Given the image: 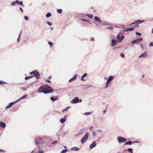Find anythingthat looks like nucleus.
<instances>
[{
	"label": "nucleus",
	"mask_w": 153,
	"mask_h": 153,
	"mask_svg": "<svg viewBox=\"0 0 153 153\" xmlns=\"http://www.w3.org/2000/svg\"><path fill=\"white\" fill-rule=\"evenodd\" d=\"M79 149L76 147H74L71 148V150L73 151H77L79 150Z\"/></svg>",
	"instance_id": "nucleus-21"
},
{
	"label": "nucleus",
	"mask_w": 153,
	"mask_h": 153,
	"mask_svg": "<svg viewBox=\"0 0 153 153\" xmlns=\"http://www.w3.org/2000/svg\"><path fill=\"white\" fill-rule=\"evenodd\" d=\"M134 143V142H133L132 141H128L126 142V143H125V144L126 145H131L133 143Z\"/></svg>",
	"instance_id": "nucleus-19"
},
{
	"label": "nucleus",
	"mask_w": 153,
	"mask_h": 153,
	"mask_svg": "<svg viewBox=\"0 0 153 153\" xmlns=\"http://www.w3.org/2000/svg\"><path fill=\"white\" fill-rule=\"evenodd\" d=\"M18 0H16V1L13 2L11 3V5L12 6L16 5L17 4H18Z\"/></svg>",
	"instance_id": "nucleus-25"
},
{
	"label": "nucleus",
	"mask_w": 153,
	"mask_h": 153,
	"mask_svg": "<svg viewBox=\"0 0 153 153\" xmlns=\"http://www.w3.org/2000/svg\"><path fill=\"white\" fill-rule=\"evenodd\" d=\"M95 25H98V24H96V23H95Z\"/></svg>",
	"instance_id": "nucleus-63"
},
{
	"label": "nucleus",
	"mask_w": 153,
	"mask_h": 153,
	"mask_svg": "<svg viewBox=\"0 0 153 153\" xmlns=\"http://www.w3.org/2000/svg\"><path fill=\"white\" fill-rule=\"evenodd\" d=\"M67 151L68 149H64L60 153H65Z\"/></svg>",
	"instance_id": "nucleus-33"
},
{
	"label": "nucleus",
	"mask_w": 153,
	"mask_h": 153,
	"mask_svg": "<svg viewBox=\"0 0 153 153\" xmlns=\"http://www.w3.org/2000/svg\"><path fill=\"white\" fill-rule=\"evenodd\" d=\"M120 56L121 57H125V55H124V54L123 53H121V54H120Z\"/></svg>",
	"instance_id": "nucleus-44"
},
{
	"label": "nucleus",
	"mask_w": 153,
	"mask_h": 153,
	"mask_svg": "<svg viewBox=\"0 0 153 153\" xmlns=\"http://www.w3.org/2000/svg\"><path fill=\"white\" fill-rule=\"evenodd\" d=\"M58 141H54V142H53L52 143H51V144H54L55 143H58Z\"/></svg>",
	"instance_id": "nucleus-47"
},
{
	"label": "nucleus",
	"mask_w": 153,
	"mask_h": 153,
	"mask_svg": "<svg viewBox=\"0 0 153 153\" xmlns=\"http://www.w3.org/2000/svg\"><path fill=\"white\" fill-rule=\"evenodd\" d=\"M3 151V150L0 149V152H2Z\"/></svg>",
	"instance_id": "nucleus-56"
},
{
	"label": "nucleus",
	"mask_w": 153,
	"mask_h": 153,
	"mask_svg": "<svg viewBox=\"0 0 153 153\" xmlns=\"http://www.w3.org/2000/svg\"><path fill=\"white\" fill-rule=\"evenodd\" d=\"M86 15L91 19H92L93 17V15L91 14H86Z\"/></svg>",
	"instance_id": "nucleus-31"
},
{
	"label": "nucleus",
	"mask_w": 153,
	"mask_h": 153,
	"mask_svg": "<svg viewBox=\"0 0 153 153\" xmlns=\"http://www.w3.org/2000/svg\"><path fill=\"white\" fill-rule=\"evenodd\" d=\"M117 38L118 40V42H120L121 41L125 38V36L123 35L121 36L120 37L119 36V33L117 36Z\"/></svg>",
	"instance_id": "nucleus-10"
},
{
	"label": "nucleus",
	"mask_w": 153,
	"mask_h": 153,
	"mask_svg": "<svg viewBox=\"0 0 153 153\" xmlns=\"http://www.w3.org/2000/svg\"><path fill=\"white\" fill-rule=\"evenodd\" d=\"M21 88L22 89V90L24 91H25L27 89V88H25L24 87H22Z\"/></svg>",
	"instance_id": "nucleus-45"
},
{
	"label": "nucleus",
	"mask_w": 153,
	"mask_h": 153,
	"mask_svg": "<svg viewBox=\"0 0 153 153\" xmlns=\"http://www.w3.org/2000/svg\"><path fill=\"white\" fill-rule=\"evenodd\" d=\"M87 74L85 73L83 74V75L82 76L81 79L82 81H85V80L83 79L84 78L87 76Z\"/></svg>",
	"instance_id": "nucleus-23"
},
{
	"label": "nucleus",
	"mask_w": 153,
	"mask_h": 153,
	"mask_svg": "<svg viewBox=\"0 0 153 153\" xmlns=\"http://www.w3.org/2000/svg\"><path fill=\"white\" fill-rule=\"evenodd\" d=\"M77 74H76L73 77H72L71 79H70L69 80V82H71L72 80H74V79H75L76 77V76H77Z\"/></svg>",
	"instance_id": "nucleus-22"
},
{
	"label": "nucleus",
	"mask_w": 153,
	"mask_h": 153,
	"mask_svg": "<svg viewBox=\"0 0 153 153\" xmlns=\"http://www.w3.org/2000/svg\"><path fill=\"white\" fill-rule=\"evenodd\" d=\"M53 89L48 85H45L44 87H41L38 90V93H43L45 94L51 93L53 91Z\"/></svg>",
	"instance_id": "nucleus-1"
},
{
	"label": "nucleus",
	"mask_w": 153,
	"mask_h": 153,
	"mask_svg": "<svg viewBox=\"0 0 153 153\" xmlns=\"http://www.w3.org/2000/svg\"><path fill=\"white\" fill-rule=\"evenodd\" d=\"M22 33V31H21V32H20V34H19V37H20L21 35V33Z\"/></svg>",
	"instance_id": "nucleus-52"
},
{
	"label": "nucleus",
	"mask_w": 153,
	"mask_h": 153,
	"mask_svg": "<svg viewBox=\"0 0 153 153\" xmlns=\"http://www.w3.org/2000/svg\"><path fill=\"white\" fill-rule=\"evenodd\" d=\"M43 138L42 137L39 138L36 140V144L37 145L38 144H42V142Z\"/></svg>",
	"instance_id": "nucleus-9"
},
{
	"label": "nucleus",
	"mask_w": 153,
	"mask_h": 153,
	"mask_svg": "<svg viewBox=\"0 0 153 153\" xmlns=\"http://www.w3.org/2000/svg\"><path fill=\"white\" fill-rule=\"evenodd\" d=\"M147 56V52L146 51L144 52V53H142L138 57L139 58L141 57H145Z\"/></svg>",
	"instance_id": "nucleus-13"
},
{
	"label": "nucleus",
	"mask_w": 153,
	"mask_h": 153,
	"mask_svg": "<svg viewBox=\"0 0 153 153\" xmlns=\"http://www.w3.org/2000/svg\"><path fill=\"white\" fill-rule=\"evenodd\" d=\"M138 25L139 24H141L143 22H145V20H138L136 21Z\"/></svg>",
	"instance_id": "nucleus-26"
},
{
	"label": "nucleus",
	"mask_w": 153,
	"mask_h": 153,
	"mask_svg": "<svg viewBox=\"0 0 153 153\" xmlns=\"http://www.w3.org/2000/svg\"><path fill=\"white\" fill-rule=\"evenodd\" d=\"M18 4L20 5L21 6L24 7V5L23 4V2L22 1H19V0H18Z\"/></svg>",
	"instance_id": "nucleus-30"
},
{
	"label": "nucleus",
	"mask_w": 153,
	"mask_h": 153,
	"mask_svg": "<svg viewBox=\"0 0 153 153\" xmlns=\"http://www.w3.org/2000/svg\"><path fill=\"white\" fill-rule=\"evenodd\" d=\"M91 114V113L89 112H86V113H84L83 114L85 115H89Z\"/></svg>",
	"instance_id": "nucleus-34"
},
{
	"label": "nucleus",
	"mask_w": 153,
	"mask_h": 153,
	"mask_svg": "<svg viewBox=\"0 0 153 153\" xmlns=\"http://www.w3.org/2000/svg\"><path fill=\"white\" fill-rule=\"evenodd\" d=\"M136 34L137 35H140V36L141 35V34L140 33L138 32H136Z\"/></svg>",
	"instance_id": "nucleus-48"
},
{
	"label": "nucleus",
	"mask_w": 153,
	"mask_h": 153,
	"mask_svg": "<svg viewBox=\"0 0 153 153\" xmlns=\"http://www.w3.org/2000/svg\"><path fill=\"white\" fill-rule=\"evenodd\" d=\"M104 79H107V78H106V77H105L104 78Z\"/></svg>",
	"instance_id": "nucleus-62"
},
{
	"label": "nucleus",
	"mask_w": 153,
	"mask_h": 153,
	"mask_svg": "<svg viewBox=\"0 0 153 153\" xmlns=\"http://www.w3.org/2000/svg\"><path fill=\"white\" fill-rule=\"evenodd\" d=\"M69 107V106H68V107L67 108H65V109H63L62 110V112H64V111H67L68 108Z\"/></svg>",
	"instance_id": "nucleus-41"
},
{
	"label": "nucleus",
	"mask_w": 153,
	"mask_h": 153,
	"mask_svg": "<svg viewBox=\"0 0 153 153\" xmlns=\"http://www.w3.org/2000/svg\"><path fill=\"white\" fill-rule=\"evenodd\" d=\"M82 102V100L81 99H79V97H76L73 99L71 102L72 103H76L78 102Z\"/></svg>",
	"instance_id": "nucleus-6"
},
{
	"label": "nucleus",
	"mask_w": 153,
	"mask_h": 153,
	"mask_svg": "<svg viewBox=\"0 0 153 153\" xmlns=\"http://www.w3.org/2000/svg\"><path fill=\"white\" fill-rule=\"evenodd\" d=\"M24 18L27 21H28L29 18L27 16H24Z\"/></svg>",
	"instance_id": "nucleus-39"
},
{
	"label": "nucleus",
	"mask_w": 153,
	"mask_h": 153,
	"mask_svg": "<svg viewBox=\"0 0 153 153\" xmlns=\"http://www.w3.org/2000/svg\"><path fill=\"white\" fill-rule=\"evenodd\" d=\"M38 153H43L44 151L41 149H39L37 152Z\"/></svg>",
	"instance_id": "nucleus-35"
},
{
	"label": "nucleus",
	"mask_w": 153,
	"mask_h": 153,
	"mask_svg": "<svg viewBox=\"0 0 153 153\" xmlns=\"http://www.w3.org/2000/svg\"><path fill=\"white\" fill-rule=\"evenodd\" d=\"M16 102V101H15L14 102L10 103H9V105L6 107L5 108H9V107H10L13 104H14Z\"/></svg>",
	"instance_id": "nucleus-18"
},
{
	"label": "nucleus",
	"mask_w": 153,
	"mask_h": 153,
	"mask_svg": "<svg viewBox=\"0 0 153 153\" xmlns=\"http://www.w3.org/2000/svg\"><path fill=\"white\" fill-rule=\"evenodd\" d=\"M57 12L59 13H61L62 12V10L61 9H59L57 10Z\"/></svg>",
	"instance_id": "nucleus-32"
},
{
	"label": "nucleus",
	"mask_w": 153,
	"mask_h": 153,
	"mask_svg": "<svg viewBox=\"0 0 153 153\" xmlns=\"http://www.w3.org/2000/svg\"><path fill=\"white\" fill-rule=\"evenodd\" d=\"M88 132H86L85 135L82 138L81 142L82 143H83L85 142L88 139L89 135Z\"/></svg>",
	"instance_id": "nucleus-5"
},
{
	"label": "nucleus",
	"mask_w": 153,
	"mask_h": 153,
	"mask_svg": "<svg viewBox=\"0 0 153 153\" xmlns=\"http://www.w3.org/2000/svg\"><path fill=\"white\" fill-rule=\"evenodd\" d=\"M149 46L150 47H152L153 46V42H151L149 44Z\"/></svg>",
	"instance_id": "nucleus-43"
},
{
	"label": "nucleus",
	"mask_w": 153,
	"mask_h": 153,
	"mask_svg": "<svg viewBox=\"0 0 153 153\" xmlns=\"http://www.w3.org/2000/svg\"><path fill=\"white\" fill-rule=\"evenodd\" d=\"M66 117H67V115H65L64 119H66Z\"/></svg>",
	"instance_id": "nucleus-54"
},
{
	"label": "nucleus",
	"mask_w": 153,
	"mask_h": 153,
	"mask_svg": "<svg viewBox=\"0 0 153 153\" xmlns=\"http://www.w3.org/2000/svg\"><path fill=\"white\" fill-rule=\"evenodd\" d=\"M114 27H116V28H118V27L117 26H114Z\"/></svg>",
	"instance_id": "nucleus-58"
},
{
	"label": "nucleus",
	"mask_w": 153,
	"mask_h": 153,
	"mask_svg": "<svg viewBox=\"0 0 153 153\" xmlns=\"http://www.w3.org/2000/svg\"><path fill=\"white\" fill-rule=\"evenodd\" d=\"M97 144L95 141H94L90 146V148L91 149L95 147Z\"/></svg>",
	"instance_id": "nucleus-14"
},
{
	"label": "nucleus",
	"mask_w": 153,
	"mask_h": 153,
	"mask_svg": "<svg viewBox=\"0 0 153 153\" xmlns=\"http://www.w3.org/2000/svg\"><path fill=\"white\" fill-rule=\"evenodd\" d=\"M93 135L94 137H95L96 136V134L95 133V132L94 131H93L92 132Z\"/></svg>",
	"instance_id": "nucleus-49"
},
{
	"label": "nucleus",
	"mask_w": 153,
	"mask_h": 153,
	"mask_svg": "<svg viewBox=\"0 0 153 153\" xmlns=\"http://www.w3.org/2000/svg\"><path fill=\"white\" fill-rule=\"evenodd\" d=\"M114 78V77L113 76H110L108 78L107 81L106 83L105 86V88H107L109 85V84L110 82L112 81Z\"/></svg>",
	"instance_id": "nucleus-3"
},
{
	"label": "nucleus",
	"mask_w": 153,
	"mask_h": 153,
	"mask_svg": "<svg viewBox=\"0 0 153 153\" xmlns=\"http://www.w3.org/2000/svg\"><path fill=\"white\" fill-rule=\"evenodd\" d=\"M32 76H26L25 77V79L26 80H27L28 79H29L32 77Z\"/></svg>",
	"instance_id": "nucleus-37"
},
{
	"label": "nucleus",
	"mask_w": 153,
	"mask_h": 153,
	"mask_svg": "<svg viewBox=\"0 0 153 153\" xmlns=\"http://www.w3.org/2000/svg\"><path fill=\"white\" fill-rule=\"evenodd\" d=\"M151 33H153V28L152 29V30Z\"/></svg>",
	"instance_id": "nucleus-55"
},
{
	"label": "nucleus",
	"mask_w": 153,
	"mask_h": 153,
	"mask_svg": "<svg viewBox=\"0 0 153 153\" xmlns=\"http://www.w3.org/2000/svg\"><path fill=\"white\" fill-rule=\"evenodd\" d=\"M108 26H109L105 27L107 29H109L111 30H113V27L110 24V25H108Z\"/></svg>",
	"instance_id": "nucleus-20"
},
{
	"label": "nucleus",
	"mask_w": 153,
	"mask_h": 153,
	"mask_svg": "<svg viewBox=\"0 0 153 153\" xmlns=\"http://www.w3.org/2000/svg\"><path fill=\"white\" fill-rule=\"evenodd\" d=\"M117 140L119 143L125 142L126 141V138L122 137H117Z\"/></svg>",
	"instance_id": "nucleus-7"
},
{
	"label": "nucleus",
	"mask_w": 153,
	"mask_h": 153,
	"mask_svg": "<svg viewBox=\"0 0 153 153\" xmlns=\"http://www.w3.org/2000/svg\"><path fill=\"white\" fill-rule=\"evenodd\" d=\"M58 99V97L57 96L52 97L50 98V100L53 102H54L55 100H57Z\"/></svg>",
	"instance_id": "nucleus-16"
},
{
	"label": "nucleus",
	"mask_w": 153,
	"mask_h": 153,
	"mask_svg": "<svg viewBox=\"0 0 153 153\" xmlns=\"http://www.w3.org/2000/svg\"><path fill=\"white\" fill-rule=\"evenodd\" d=\"M63 147L65 149H67V147L66 146H64Z\"/></svg>",
	"instance_id": "nucleus-57"
},
{
	"label": "nucleus",
	"mask_w": 153,
	"mask_h": 153,
	"mask_svg": "<svg viewBox=\"0 0 153 153\" xmlns=\"http://www.w3.org/2000/svg\"><path fill=\"white\" fill-rule=\"evenodd\" d=\"M90 41H94V37H91V38Z\"/></svg>",
	"instance_id": "nucleus-46"
},
{
	"label": "nucleus",
	"mask_w": 153,
	"mask_h": 153,
	"mask_svg": "<svg viewBox=\"0 0 153 153\" xmlns=\"http://www.w3.org/2000/svg\"><path fill=\"white\" fill-rule=\"evenodd\" d=\"M33 84L32 83H30V86H32V85Z\"/></svg>",
	"instance_id": "nucleus-60"
},
{
	"label": "nucleus",
	"mask_w": 153,
	"mask_h": 153,
	"mask_svg": "<svg viewBox=\"0 0 153 153\" xmlns=\"http://www.w3.org/2000/svg\"><path fill=\"white\" fill-rule=\"evenodd\" d=\"M7 83L3 81H0V85L3 84H6Z\"/></svg>",
	"instance_id": "nucleus-40"
},
{
	"label": "nucleus",
	"mask_w": 153,
	"mask_h": 153,
	"mask_svg": "<svg viewBox=\"0 0 153 153\" xmlns=\"http://www.w3.org/2000/svg\"><path fill=\"white\" fill-rule=\"evenodd\" d=\"M95 21L98 22L99 23H101V26H104L105 25H109L110 23L105 21H102L100 19V18L97 16H95L94 17Z\"/></svg>",
	"instance_id": "nucleus-2"
},
{
	"label": "nucleus",
	"mask_w": 153,
	"mask_h": 153,
	"mask_svg": "<svg viewBox=\"0 0 153 153\" xmlns=\"http://www.w3.org/2000/svg\"><path fill=\"white\" fill-rule=\"evenodd\" d=\"M129 26L130 27H136L138 26V24L137 21H136L133 23L130 24Z\"/></svg>",
	"instance_id": "nucleus-12"
},
{
	"label": "nucleus",
	"mask_w": 153,
	"mask_h": 153,
	"mask_svg": "<svg viewBox=\"0 0 153 153\" xmlns=\"http://www.w3.org/2000/svg\"><path fill=\"white\" fill-rule=\"evenodd\" d=\"M140 45L141 46V48H142V45L141 44H140Z\"/></svg>",
	"instance_id": "nucleus-61"
},
{
	"label": "nucleus",
	"mask_w": 153,
	"mask_h": 153,
	"mask_svg": "<svg viewBox=\"0 0 153 153\" xmlns=\"http://www.w3.org/2000/svg\"><path fill=\"white\" fill-rule=\"evenodd\" d=\"M51 16V13H47L46 15V17L48 18L50 17Z\"/></svg>",
	"instance_id": "nucleus-29"
},
{
	"label": "nucleus",
	"mask_w": 153,
	"mask_h": 153,
	"mask_svg": "<svg viewBox=\"0 0 153 153\" xmlns=\"http://www.w3.org/2000/svg\"><path fill=\"white\" fill-rule=\"evenodd\" d=\"M27 96L26 95H24L23 97H21L19 98V99L17 100H16V102L19 101V100H21V99H23L25 98H27Z\"/></svg>",
	"instance_id": "nucleus-24"
},
{
	"label": "nucleus",
	"mask_w": 153,
	"mask_h": 153,
	"mask_svg": "<svg viewBox=\"0 0 153 153\" xmlns=\"http://www.w3.org/2000/svg\"><path fill=\"white\" fill-rule=\"evenodd\" d=\"M20 37H18V38L17 42H19Z\"/></svg>",
	"instance_id": "nucleus-53"
},
{
	"label": "nucleus",
	"mask_w": 153,
	"mask_h": 153,
	"mask_svg": "<svg viewBox=\"0 0 153 153\" xmlns=\"http://www.w3.org/2000/svg\"><path fill=\"white\" fill-rule=\"evenodd\" d=\"M48 43L51 47L53 46V43L52 42H48Z\"/></svg>",
	"instance_id": "nucleus-36"
},
{
	"label": "nucleus",
	"mask_w": 153,
	"mask_h": 153,
	"mask_svg": "<svg viewBox=\"0 0 153 153\" xmlns=\"http://www.w3.org/2000/svg\"><path fill=\"white\" fill-rule=\"evenodd\" d=\"M111 45L112 47H113L116 44V41L114 39H113L111 40Z\"/></svg>",
	"instance_id": "nucleus-17"
},
{
	"label": "nucleus",
	"mask_w": 153,
	"mask_h": 153,
	"mask_svg": "<svg viewBox=\"0 0 153 153\" xmlns=\"http://www.w3.org/2000/svg\"><path fill=\"white\" fill-rule=\"evenodd\" d=\"M66 120V119L62 118V119H61L60 120V122L61 123H64Z\"/></svg>",
	"instance_id": "nucleus-28"
},
{
	"label": "nucleus",
	"mask_w": 153,
	"mask_h": 153,
	"mask_svg": "<svg viewBox=\"0 0 153 153\" xmlns=\"http://www.w3.org/2000/svg\"><path fill=\"white\" fill-rule=\"evenodd\" d=\"M129 153H133V149L131 148H128L127 149Z\"/></svg>",
	"instance_id": "nucleus-27"
},
{
	"label": "nucleus",
	"mask_w": 153,
	"mask_h": 153,
	"mask_svg": "<svg viewBox=\"0 0 153 153\" xmlns=\"http://www.w3.org/2000/svg\"><path fill=\"white\" fill-rule=\"evenodd\" d=\"M142 77H144V75H143L142 76Z\"/></svg>",
	"instance_id": "nucleus-64"
},
{
	"label": "nucleus",
	"mask_w": 153,
	"mask_h": 153,
	"mask_svg": "<svg viewBox=\"0 0 153 153\" xmlns=\"http://www.w3.org/2000/svg\"><path fill=\"white\" fill-rule=\"evenodd\" d=\"M30 75H33L35 76L36 78L37 79H38L40 78V74L39 72L37 71L36 70L33 71L30 73Z\"/></svg>",
	"instance_id": "nucleus-4"
},
{
	"label": "nucleus",
	"mask_w": 153,
	"mask_h": 153,
	"mask_svg": "<svg viewBox=\"0 0 153 153\" xmlns=\"http://www.w3.org/2000/svg\"><path fill=\"white\" fill-rule=\"evenodd\" d=\"M82 21H83V22H87L88 23H89V22L87 20V19H80Z\"/></svg>",
	"instance_id": "nucleus-38"
},
{
	"label": "nucleus",
	"mask_w": 153,
	"mask_h": 153,
	"mask_svg": "<svg viewBox=\"0 0 153 153\" xmlns=\"http://www.w3.org/2000/svg\"><path fill=\"white\" fill-rule=\"evenodd\" d=\"M134 30V28H124L123 30L124 32H127L130 31H132Z\"/></svg>",
	"instance_id": "nucleus-11"
},
{
	"label": "nucleus",
	"mask_w": 153,
	"mask_h": 153,
	"mask_svg": "<svg viewBox=\"0 0 153 153\" xmlns=\"http://www.w3.org/2000/svg\"><path fill=\"white\" fill-rule=\"evenodd\" d=\"M19 9L22 12H23V10L22 9V8L21 7H19Z\"/></svg>",
	"instance_id": "nucleus-50"
},
{
	"label": "nucleus",
	"mask_w": 153,
	"mask_h": 153,
	"mask_svg": "<svg viewBox=\"0 0 153 153\" xmlns=\"http://www.w3.org/2000/svg\"><path fill=\"white\" fill-rule=\"evenodd\" d=\"M105 113H106L105 111H104V113H103V114H105Z\"/></svg>",
	"instance_id": "nucleus-59"
},
{
	"label": "nucleus",
	"mask_w": 153,
	"mask_h": 153,
	"mask_svg": "<svg viewBox=\"0 0 153 153\" xmlns=\"http://www.w3.org/2000/svg\"><path fill=\"white\" fill-rule=\"evenodd\" d=\"M143 41V39L142 38H140L134 40L132 41L131 44H133L135 43H139L140 42Z\"/></svg>",
	"instance_id": "nucleus-8"
},
{
	"label": "nucleus",
	"mask_w": 153,
	"mask_h": 153,
	"mask_svg": "<svg viewBox=\"0 0 153 153\" xmlns=\"http://www.w3.org/2000/svg\"><path fill=\"white\" fill-rule=\"evenodd\" d=\"M0 126L2 127L3 128H4L6 126V124L4 122L0 121Z\"/></svg>",
	"instance_id": "nucleus-15"
},
{
	"label": "nucleus",
	"mask_w": 153,
	"mask_h": 153,
	"mask_svg": "<svg viewBox=\"0 0 153 153\" xmlns=\"http://www.w3.org/2000/svg\"><path fill=\"white\" fill-rule=\"evenodd\" d=\"M46 81L47 82H49V83H50L51 82V81L50 80H46Z\"/></svg>",
	"instance_id": "nucleus-51"
},
{
	"label": "nucleus",
	"mask_w": 153,
	"mask_h": 153,
	"mask_svg": "<svg viewBox=\"0 0 153 153\" xmlns=\"http://www.w3.org/2000/svg\"><path fill=\"white\" fill-rule=\"evenodd\" d=\"M47 24L49 25V26H51L52 25V23L51 22H47Z\"/></svg>",
	"instance_id": "nucleus-42"
}]
</instances>
